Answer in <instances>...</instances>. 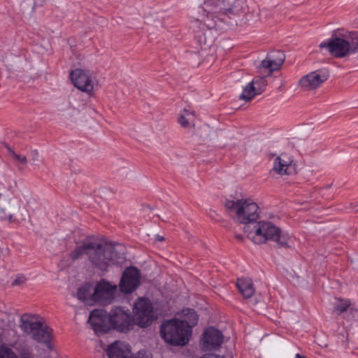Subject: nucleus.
<instances>
[{
  "label": "nucleus",
  "mask_w": 358,
  "mask_h": 358,
  "mask_svg": "<svg viewBox=\"0 0 358 358\" xmlns=\"http://www.w3.org/2000/svg\"><path fill=\"white\" fill-rule=\"evenodd\" d=\"M134 317L128 310L120 307L113 308L108 315L110 328L126 332L136 324L140 327H146L155 320L153 306L151 301L145 298H139L134 303Z\"/></svg>",
  "instance_id": "f257e3e1"
},
{
  "label": "nucleus",
  "mask_w": 358,
  "mask_h": 358,
  "mask_svg": "<svg viewBox=\"0 0 358 358\" xmlns=\"http://www.w3.org/2000/svg\"><path fill=\"white\" fill-rule=\"evenodd\" d=\"M244 231L256 244L272 241L275 242L279 248H289L287 237L282 235L280 229L271 222H259L254 224L252 229L248 225L244 227Z\"/></svg>",
  "instance_id": "f03ea898"
},
{
  "label": "nucleus",
  "mask_w": 358,
  "mask_h": 358,
  "mask_svg": "<svg viewBox=\"0 0 358 358\" xmlns=\"http://www.w3.org/2000/svg\"><path fill=\"white\" fill-rule=\"evenodd\" d=\"M20 327L27 335L38 343H44L48 350H52V329L42 319L36 315L24 314L20 317Z\"/></svg>",
  "instance_id": "7ed1b4c3"
},
{
  "label": "nucleus",
  "mask_w": 358,
  "mask_h": 358,
  "mask_svg": "<svg viewBox=\"0 0 358 358\" xmlns=\"http://www.w3.org/2000/svg\"><path fill=\"white\" fill-rule=\"evenodd\" d=\"M224 206L238 222L245 224V227L254 226L255 222L259 218V206L250 199H227Z\"/></svg>",
  "instance_id": "20e7f679"
},
{
  "label": "nucleus",
  "mask_w": 358,
  "mask_h": 358,
  "mask_svg": "<svg viewBox=\"0 0 358 358\" xmlns=\"http://www.w3.org/2000/svg\"><path fill=\"white\" fill-rule=\"evenodd\" d=\"M191 334L189 325L180 320H167L160 327L162 338L174 346L186 345Z\"/></svg>",
  "instance_id": "39448f33"
},
{
  "label": "nucleus",
  "mask_w": 358,
  "mask_h": 358,
  "mask_svg": "<svg viewBox=\"0 0 358 358\" xmlns=\"http://www.w3.org/2000/svg\"><path fill=\"white\" fill-rule=\"evenodd\" d=\"M122 259L114 245L92 241L89 260L97 269L106 271L110 264L119 263Z\"/></svg>",
  "instance_id": "423d86ee"
},
{
  "label": "nucleus",
  "mask_w": 358,
  "mask_h": 358,
  "mask_svg": "<svg viewBox=\"0 0 358 358\" xmlns=\"http://www.w3.org/2000/svg\"><path fill=\"white\" fill-rule=\"evenodd\" d=\"M320 49L326 48L329 52L336 58H342L358 49V33L344 38L333 36L326 41L322 42Z\"/></svg>",
  "instance_id": "0eeeda50"
},
{
  "label": "nucleus",
  "mask_w": 358,
  "mask_h": 358,
  "mask_svg": "<svg viewBox=\"0 0 358 358\" xmlns=\"http://www.w3.org/2000/svg\"><path fill=\"white\" fill-rule=\"evenodd\" d=\"M140 278V271L137 268H127L122 273L119 285L120 291L124 294L131 293L139 285Z\"/></svg>",
  "instance_id": "6e6552de"
},
{
  "label": "nucleus",
  "mask_w": 358,
  "mask_h": 358,
  "mask_svg": "<svg viewBox=\"0 0 358 358\" xmlns=\"http://www.w3.org/2000/svg\"><path fill=\"white\" fill-rule=\"evenodd\" d=\"M285 59V55L280 50H273L270 52L266 59H264L258 66L259 73L264 75V71H268L266 76H269L271 73L280 69Z\"/></svg>",
  "instance_id": "1a4fd4ad"
},
{
  "label": "nucleus",
  "mask_w": 358,
  "mask_h": 358,
  "mask_svg": "<svg viewBox=\"0 0 358 358\" xmlns=\"http://www.w3.org/2000/svg\"><path fill=\"white\" fill-rule=\"evenodd\" d=\"M90 71L76 69L70 73V77L74 86L78 90L91 93L94 90V84Z\"/></svg>",
  "instance_id": "9d476101"
},
{
  "label": "nucleus",
  "mask_w": 358,
  "mask_h": 358,
  "mask_svg": "<svg viewBox=\"0 0 358 358\" xmlns=\"http://www.w3.org/2000/svg\"><path fill=\"white\" fill-rule=\"evenodd\" d=\"M116 290L117 285H113L102 280L94 287L92 301L102 303H109L114 298Z\"/></svg>",
  "instance_id": "9b49d317"
},
{
  "label": "nucleus",
  "mask_w": 358,
  "mask_h": 358,
  "mask_svg": "<svg viewBox=\"0 0 358 358\" xmlns=\"http://www.w3.org/2000/svg\"><path fill=\"white\" fill-rule=\"evenodd\" d=\"M223 341L224 336L220 331L209 327L203 334L202 349L203 351L216 350L221 347Z\"/></svg>",
  "instance_id": "f8f14e48"
},
{
  "label": "nucleus",
  "mask_w": 358,
  "mask_h": 358,
  "mask_svg": "<svg viewBox=\"0 0 358 358\" xmlns=\"http://www.w3.org/2000/svg\"><path fill=\"white\" fill-rule=\"evenodd\" d=\"M88 323L91 324L94 331L98 333H107L110 329L108 315L106 311L101 309H95L90 312Z\"/></svg>",
  "instance_id": "ddd939ff"
},
{
  "label": "nucleus",
  "mask_w": 358,
  "mask_h": 358,
  "mask_svg": "<svg viewBox=\"0 0 358 358\" xmlns=\"http://www.w3.org/2000/svg\"><path fill=\"white\" fill-rule=\"evenodd\" d=\"M328 74L318 71H313L299 80V85L305 91H311L319 87L328 79Z\"/></svg>",
  "instance_id": "4468645a"
},
{
  "label": "nucleus",
  "mask_w": 358,
  "mask_h": 358,
  "mask_svg": "<svg viewBox=\"0 0 358 358\" xmlns=\"http://www.w3.org/2000/svg\"><path fill=\"white\" fill-rule=\"evenodd\" d=\"M273 171L281 176L291 175L296 172V165L293 163L291 156L281 154L275 159Z\"/></svg>",
  "instance_id": "2eb2a0df"
},
{
  "label": "nucleus",
  "mask_w": 358,
  "mask_h": 358,
  "mask_svg": "<svg viewBox=\"0 0 358 358\" xmlns=\"http://www.w3.org/2000/svg\"><path fill=\"white\" fill-rule=\"evenodd\" d=\"M248 11V7L245 3L241 0H236L234 3L227 8L225 7V10H223L222 17L227 16L230 19H235L236 17H246V13Z\"/></svg>",
  "instance_id": "dca6fc26"
},
{
  "label": "nucleus",
  "mask_w": 358,
  "mask_h": 358,
  "mask_svg": "<svg viewBox=\"0 0 358 358\" xmlns=\"http://www.w3.org/2000/svg\"><path fill=\"white\" fill-rule=\"evenodd\" d=\"M109 358H132L129 345L121 341H115L107 350Z\"/></svg>",
  "instance_id": "f3484780"
},
{
  "label": "nucleus",
  "mask_w": 358,
  "mask_h": 358,
  "mask_svg": "<svg viewBox=\"0 0 358 358\" xmlns=\"http://www.w3.org/2000/svg\"><path fill=\"white\" fill-rule=\"evenodd\" d=\"M229 0H205L203 12L208 14L222 15L223 10L228 5Z\"/></svg>",
  "instance_id": "a211bd4d"
},
{
  "label": "nucleus",
  "mask_w": 358,
  "mask_h": 358,
  "mask_svg": "<svg viewBox=\"0 0 358 358\" xmlns=\"http://www.w3.org/2000/svg\"><path fill=\"white\" fill-rule=\"evenodd\" d=\"M356 310L351 307V302L348 299L336 298L333 307V313L341 315L345 313L349 314L354 317Z\"/></svg>",
  "instance_id": "6ab92c4d"
},
{
  "label": "nucleus",
  "mask_w": 358,
  "mask_h": 358,
  "mask_svg": "<svg viewBox=\"0 0 358 358\" xmlns=\"http://www.w3.org/2000/svg\"><path fill=\"white\" fill-rule=\"evenodd\" d=\"M236 286L245 298H250L255 293V288L251 279L239 278L237 280Z\"/></svg>",
  "instance_id": "aec40b11"
},
{
  "label": "nucleus",
  "mask_w": 358,
  "mask_h": 358,
  "mask_svg": "<svg viewBox=\"0 0 358 358\" xmlns=\"http://www.w3.org/2000/svg\"><path fill=\"white\" fill-rule=\"evenodd\" d=\"M92 245V241H87L84 242L80 246H78L70 254V257L72 259V260H77L79 258H80L83 255H87L89 257Z\"/></svg>",
  "instance_id": "412c9836"
},
{
  "label": "nucleus",
  "mask_w": 358,
  "mask_h": 358,
  "mask_svg": "<svg viewBox=\"0 0 358 358\" xmlns=\"http://www.w3.org/2000/svg\"><path fill=\"white\" fill-rule=\"evenodd\" d=\"M205 13V15L201 19V22H203V26H206L208 29H212L216 27L217 20H223L222 15Z\"/></svg>",
  "instance_id": "4be33fe9"
},
{
  "label": "nucleus",
  "mask_w": 358,
  "mask_h": 358,
  "mask_svg": "<svg viewBox=\"0 0 358 358\" xmlns=\"http://www.w3.org/2000/svg\"><path fill=\"white\" fill-rule=\"evenodd\" d=\"M7 150L8 152V155L10 159L13 160L15 165L17 166H25L27 164V158L26 156L16 153L13 149H12L9 146H6Z\"/></svg>",
  "instance_id": "5701e85b"
},
{
  "label": "nucleus",
  "mask_w": 358,
  "mask_h": 358,
  "mask_svg": "<svg viewBox=\"0 0 358 358\" xmlns=\"http://www.w3.org/2000/svg\"><path fill=\"white\" fill-rule=\"evenodd\" d=\"M92 286L90 284L85 283L78 288L77 292V298L81 301H92Z\"/></svg>",
  "instance_id": "b1692460"
},
{
  "label": "nucleus",
  "mask_w": 358,
  "mask_h": 358,
  "mask_svg": "<svg viewBox=\"0 0 358 358\" xmlns=\"http://www.w3.org/2000/svg\"><path fill=\"white\" fill-rule=\"evenodd\" d=\"M194 113L187 109H184L182 113L178 117V122L181 127H188L191 122L194 120Z\"/></svg>",
  "instance_id": "393cba45"
},
{
  "label": "nucleus",
  "mask_w": 358,
  "mask_h": 358,
  "mask_svg": "<svg viewBox=\"0 0 358 358\" xmlns=\"http://www.w3.org/2000/svg\"><path fill=\"white\" fill-rule=\"evenodd\" d=\"M255 87L250 82L243 89L242 94L240 95L239 99L246 102L250 101L252 98L257 95Z\"/></svg>",
  "instance_id": "a878e982"
},
{
  "label": "nucleus",
  "mask_w": 358,
  "mask_h": 358,
  "mask_svg": "<svg viewBox=\"0 0 358 358\" xmlns=\"http://www.w3.org/2000/svg\"><path fill=\"white\" fill-rule=\"evenodd\" d=\"M266 74L261 77H257L251 81V83L255 87V90L258 94H262L267 86V81L265 78L266 77Z\"/></svg>",
  "instance_id": "bb28decb"
},
{
  "label": "nucleus",
  "mask_w": 358,
  "mask_h": 358,
  "mask_svg": "<svg viewBox=\"0 0 358 358\" xmlns=\"http://www.w3.org/2000/svg\"><path fill=\"white\" fill-rule=\"evenodd\" d=\"M184 315L186 318L182 321L189 325L190 331H192V327L197 324L198 316L193 309L188 308L186 310H184Z\"/></svg>",
  "instance_id": "cd10ccee"
},
{
  "label": "nucleus",
  "mask_w": 358,
  "mask_h": 358,
  "mask_svg": "<svg viewBox=\"0 0 358 358\" xmlns=\"http://www.w3.org/2000/svg\"><path fill=\"white\" fill-rule=\"evenodd\" d=\"M0 358H18L13 350L5 346H0Z\"/></svg>",
  "instance_id": "c85d7f7f"
},
{
  "label": "nucleus",
  "mask_w": 358,
  "mask_h": 358,
  "mask_svg": "<svg viewBox=\"0 0 358 358\" xmlns=\"http://www.w3.org/2000/svg\"><path fill=\"white\" fill-rule=\"evenodd\" d=\"M195 38L201 45H208L206 34L203 30L195 31Z\"/></svg>",
  "instance_id": "c756f323"
},
{
  "label": "nucleus",
  "mask_w": 358,
  "mask_h": 358,
  "mask_svg": "<svg viewBox=\"0 0 358 358\" xmlns=\"http://www.w3.org/2000/svg\"><path fill=\"white\" fill-rule=\"evenodd\" d=\"M26 281H27V278L24 275H19L16 277L15 280L13 281L11 285H12V286H20V285H23L24 283H25Z\"/></svg>",
  "instance_id": "7c9ffc66"
},
{
  "label": "nucleus",
  "mask_w": 358,
  "mask_h": 358,
  "mask_svg": "<svg viewBox=\"0 0 358 358\" xmlns=\"http://www.w3.org/2000/svg\"><path fill=\"white\" fill-rule=\"evenodd\" d=\"M20 356V358H34L32 352L27 348L22 349Z\"/></svg>",
  "instance_id": "2f4dec72"
},
{
  "label": "nucleus",
  "mask_w": 358,
  "mask_h": 358,
  "mask_svg": "<svg viewBox=\"0 0 358 358\" xmlns=\"http://www.w3.org/2000/svg\"><path fill=\"white\" fill-rule=\"evenodd\" d=\"M38 151L37 150H33L31 151V160L33 161V164H35L36 162H38Z\"/></svg>",
  "instance_id": "473e14b6"
},
{
  "label": "nucleus",
  "mask_w": 358,
  "mask_h": 358,
  "mask_svg": "<svg viewBox=\"0 0 358 358\" xmlns=\"http://www.w3.org/2000/svg\"><path fill=\"white\" fill-rule=\"evenodd\" d=\"M45 1L46 0H34V6H42L45 3Z\"/></svg>",
  "instance_id": "72a5a7b5"
},
{
  "label": "nucleus",
  "mask_w": 358,
  "mask_h": 358,
  "mask_svg": "<svg viewBox=\"0 0 358 358\" xmlns=\"http://www.w3.org/2000/svg\"><path fill=\"white\" fill-rule=\"evenodd\" d=\"M204 358H225L224 356H220L214 354L207 355Z\"/></svg>",
  "instance_id": "f704fd0d"
},
{
  "label": "nucleus",
  "mask_w": 358,
  "mask_h": 358,
  "mask_svg": "<svg viewBox=\"0 0 358 358\" xmlns=\"http://www.w3.org/2000/svg\"><path fill=\"white\" fill-rule=\"evenodd\" d=\"M155 240L156 241H164V237L162 236H159V235H156L155 236Z\"/></svg>",
  "instance_id": "c9c22d12"
},
{
  "label": "nucleus",
  "mask_w": 358,
  "mask_h": 358,
  "mask_svg": "<svg viewBox=\"0 0 358 358\" xmlns=\"http://www.w3.org/2000/svg\"><path fill=\"white\" fill-rule=\"evenodd\" d=\"M236 238L241 241L243 240V237L241 234L236 235Z\"/></svg>",
  "instance_id": "e433bc0d"
},
{
  "label": "nucleus",
  "mask_w": 358,
  "mask_h": 358,
  "mask_svg": "<svg viewBox=\"0 0 358 358\" xmlns=\"http://www.w3.org/2000/svg\"><path fill=\"white\" fill-rule=\"evenodd\" d=\"M353 210L355 213L358 212V205L353 207Z\"/></svg>",
  "instance_id": "4c0bfd02"
},
{
  "label": "nucleus",
  "mask_w": 358,
  "mask_h": 358,
  "mask_svg": "<svg viewBox=\"0 0 358 358\" xmlns=\"http://www.w3.org/2000/svg\"><path fill=\"white\" fill-rule=\"evenodd\" d=\"M295 358H306L305 357L301 356L299 354H296Z\"/></svg>",
  "instance_id": "58836bf2"
},
{
  "label": "nucleus",
  "mask_w": 358,
  "mask_h": 358,
  "mask_svg": "<svg viewBox=\"0 0 358 358\" xmlns=\"http://www.w3.org/2000/svg\"><path fill=\"white\" fill-rule=\"evenodd\" d=\"M195 24H196V25L199 26V25H201V22H199L198 20H196L195 21Z\"/></svg>",
  "instance_id": "ea45409f"
},
{
  "label": "nucleus",
  "mask_w": 358,
  "mask_h": 358,
  "mask_svg": "<svg viewBox=\"0 0 358 358\" xmlns=\"http://www.w3.org/2000/svg\"><path fill=\"white\" fill-rule=\"evenodd\" d=\"M330 187H331V185H328L324 188L328 189V188H330Z\"/></svg>",
  "instance_id": "a19ab883"
},
{
  "label": "nucleus",
  "mask_w": 358,
  "mask_h": 358,
  "mask_svg": "<svg viewBox=\"0 0 358 358\" xmlns=\"http://www.w3.org/2000/svg\"><path fill=\"white\" fill-rule=\"evenodd\" d=\"M134 358H141V357H134Z\"/></svg>",
  "instance_id": "79ce46f5"
}]
</instances>
